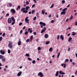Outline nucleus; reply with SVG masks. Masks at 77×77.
<instances>
[{"instance_id":"f257e3e1","label":"nucleus","mask_w":77,"mask_h":77,"mask_svg":"<svg viewBox=\"0 0 77 77\" xmlns=\"http://www.w3.org/2000/svg\"><path fill=\"white\" fill-rule=\"evenodd\" d=\"M8 42L9 43L8 45V47L10 48H11L13 47V45H12L13 42H11V41H9Z\"/></svg>"},{"instance_id":"f03ea898","label":"nucleus","mask_w":77,"mask_h":77,"mask_svg":"<svg viewBox=\"0 0 77 77\" xmlns=\"http://www.w3.org/2000/svg\"><path fill=\"white\" fill-rule=\"evenodd\" d=\"M39 24L41 25L40 27L41 28H43V26H46V24L44 23H43L42 22H40Z\"/></svg>"},{"instance_id":"7ed1b4c3","label":"nucleus","mask_w":77,"mask_h":77,"mask_svg":"<svg viewBox=\"0 0 77 77\" xmlns=\"http://www.w3.org/2000/svg\"><path fill=\"white\" fill-rule=\"evenodd\" d=\"M67 9V8H65L64 9L62 10V11H62L61 13V15H62L63 14L65 15L66 14V12H65V11Z\"/></svg>"},{"instance_id":"20e7f679","label":"nucleus","mask_w":77,"mask_h":77,"mask_svg":"<svg viewBox=\"0 0 77 77\" xmlns=\"http://www.w3.org/2000/svg\"><path fill=\"white\" fill-rule=\"evenodd\" d=\"M25 9H26L25 8H22V9H21L20 11H22L23 13H27L28 11H27L25 10Z\"/></svg>"},{"instance_id":"39448f33","label":"nucleus","mask_w":77,"mask_h":77,"mask_svg":"<svg viewBox=\"0 0 77 77\" xmlns=\"http://www.w3.org/2000/svg\"><path fill=\"white\" fill-rule=\"evenodd\" d=\"M28 18H29V17H27L25 19V21L26 22V23L29 24V20L28 19Z\"/></svg>"},{"instance_id":"423d86ee","label":"nucleus","mask_w":77,"mask_h":77,"mask_svg":"<svg viewBox=\"0 0 77 77\" xmlns=\"http://www.w3.org/2000/svg\"><path fill=\"white\" fill-rule=\"evenodd\" d=\"M10 12L13 13V14H15L16 13V11L14 9H11L10 10Z\"/></svg>"},{"instance_id":"0eeeda50","label":"nucleus","mask_w":77,"mask_h":77,"mask_svg":"<svg viewBox=\"0 0 77 77\" xmlns=\"http://www.w3.org/2000/svg\"><path fill=\"white\" fill-rule=\"evenodd\" d=\"M38 76H40V77H44V75H43L42 72H39L38 74Z\"/></svg>"},{"instance_id":"6e6552de","label":"nucleus","mask_w":77,"mask_h":77,"mask_svg":"<svg viewBox=\"0 0 77 77\" xmlns=\"http://www.w3.org/2000/svg\"><path fill=\"white\" fill-rule=\"evenodd\" d=\"M8 23L9 24H11V23L12 22V20L10 18H9L8 20Z\"/></svg>"},{"instance_id":"1a4fd4ad","label":"nucleus","mask_w":77,"mask_h":77,"mask_svg":"<svg viewBox=\"0 0 77 77\" xmlns=\"http://www.w3.org/2000/svg\"><path fill=\"white\" fill-rule=\"evenodd\" d=\"M0 52L1 54H5V52L4 51H3L2 50H1L0 51Z\"/></svg>"},{"instance_id":"9d476101","label":"nucleus","mask_w":77,"mask_h":77,"mask_svg":"<svg viewBox=\"0 0 77 77\" xmlns=\"http://www.w3.org/2000/svg\"><path fill=\"white\" fill-rule=\"evenodd\" d=\"M59 74H65V72H63L62 71L60 70L59 71Z\"/></svg>"},{"instance_id":"9b49d317","label":"nucleus","mask_w":77,"mask_h":77,"mask_svg":"<svg viewBox=\"0 0 77 77\" xmlns=\"http://www.w3.org/2000/svg\"><path fill=\"white\" fill-rule=\"evenodd\" d=\"M21 74H22L21 71L19 72L17 75V76H20L21 75Z\"/></svg>"},{"instance_id":"f8f14e48","label":"nucleus","mask_w":77,"mask_h":77,"mask_svg":"<svg viewBox=\"0 0 77 77\" xmlns=\"http://www.w3.org/2000/svg\"><path fill=\"white\" fill-rule=\"evenodd\" d=\"M29 8H30V7H29V6H27L25 8V9L26 11H27L29 10Z\"/></svg>"},{"instance_id":"ddd939ff","label":"nucleus","mask_w":77,"mask_h":77,"mask_svg":"<svg viewBox=\"0 0 77 77\" xmlns=\"http://www.w3.org/2000/svg\"><path fill=\"white\" fill-rule=\"evenodd\" d=\"M59 75V71H57L56 72V74H55V76L56 77H57Z\"/></svg>"},{"instance_id":"4468645a","label":"nucleus","mask_w":77,"mask_h":77,"mask_svg":"<svg viewBox=\"0 0 77 77\" xmlns=\"http://www.w3.org/2000/svg\"><path fill=\"white\" fill-rule=\"evenodd\" d=\"M48 35L47 34H46L45 35V38H48Z\"/></svg>"},{"instance_id":"2eb2a0df","label":"nucleus","mask_w":77,"mask_h":77,"mask_svg":"<svg viewBox=\"0 0 77 77\" xmlns=\"http://www.w3.org/2000/svg\"><path fill=\"white\" fill-rule=\"evenodd\" d=\"M11 19L12 21H15V19H14V17H11Z\"/></svg>"},{"instance_id":"dca6fc26","label":"nucleus","mask_w":77,"mask_h":77,"mask_svg":"<svg viewBox=\"0 0 77 77\" xmlns=\"http://www.w3.org/2000/svg\"><path fill=\"white\" fill-rule=\"evenodd\" d=\"M60 39H61L62 40H63L64 39V38L63 37V35H61L60 37Z\"/></svg>"},{"instance_id":"f3484780","label":"nucleus","mask_w":77,"mask_h":77,"mask_svg":"<svg viewBox=\"0 0 77 77\" xmlns=\"http://www.w3.org/2000/svg\"><path fill=\"white\" fill-rule=\"evenodd\" d=\"M45 29H43L42 30L41 32V33H43L44 32H45Z\"/></svg>"},{"instance_id":"a211bd4d","label":"nucleus","mask_w":77,"mask_h":77,"mask_svg":"<svg viewBox=\"0 0 77 77\" xmlns=\"http://www.w3.org/2000/svg\"><path fill=\"white\" fill-rule=\"evenodd\" d=\"M35 10H32L31 11V13L32 14H33L34 13H35Z\"/></svg>"},{"instance_id":"6ab92c4d","label":"nucleus","mask_w":77,"mask_h":77,"mask_svg":"<svg viewBox=\"0 0 77 77\" xmlns=\"http://www.w3.org/2000/svg\"><path fill=\"white\" fill-rule=\"evenodd\" d=\"M3 58V56L2 55H0V59H2Z\"/></svg>"},{"instance_id":"aec40b11","label":"nucleus","mask_w":77,"mask_h":77,"mask_svg":"<svg viewBox=\"0 0 77 77\" xmlns=\"http://www.w3.org/2000/svg\"><path fill=\"white\" fill-rule=\"evenodd\" d=\"M6 60V59L5 58H2V61L3 62H4Z\"/></svg>"},{"instance_id":"412c9836","label":"nucleus","mask_w":77,"mask_h":77,"mask_svg":"<svg viewBox=\"0 0 77 77\" xmlns=\"http://www.w3.org/2000/svg\"><path fill=\"white\" fill-rule=\"evenodd\" d=\"M21 42H18V45H21Z\"/></svg>"},{"instance_id":"4be33fe9","label":"nucleus","mask_w":77,"mask_h":77,"mask_svg":"<svg viewBox=\"0 0 77 77\" xmlns=\"http://www.w3.org/2000/svg\"><path fill=\"white\" fill-rule=\"evenodd\" d=\"M72 38L71 37L69 38V40H68V41L69 42V41H71V40H72Z\"/></svg>"},{"instance_id":"5701e85b","label":"nucleus","mask_w":77,"mask_h":77,"mask_svg":"<svg viewBox=\"0 0 77 77\" xmlns=\"http://www.w3.org/2000/svg\"><path fill=\"white\" fill-rule=\"evenodd\" d=\"M74 33V32H72V36H74V35H75V34H76V33Z\"/></svg>"},{"instance_id":"b1692460","label":"nucleus","mask_w":77,"mask_h":77,"mask_svg":"<svg viewBox=\"0 0 77 77\" xmlns=\"http://www.w3.org/2000/svg\"><path fill=\"white\" fill-rule=\"evenodd\" d=\"M68 61H69V60L68 59H67L65 60V62H68Z\"/></svg>"},{"instance_id":"393cba45","label":"nucleus","mask_w":77,"mask_h":77,"mask_svg":"<svg viewBox=\"0 0 77 77\" xmlns=\"http://www.w3.org/2000/svg\"><path fill=\"white\" fill-rule=\"evenodd\" d=\"M29 31V33H32V30H30V29H28V32Z\"/></svg>"},{"instance_id":"a878e982","label":"nucleus","mask_w":77,"mask_h":77,"mask_svg":"<svg viewBox=\"0 0 77 77\" xmlns=\"http://www.w3.org/2000/svg\"><path fill=\"white\" fill-rule=\"evenodd\" d=\"M20 8H21V6H20V5L18 6L17 8V10H18V9H20Z\"/></svg>"},{"instance_id":"bb28decb","label":"nucleus","mask_w":77,"mask_h":77,"mask_svg":"<svg viewBox=\"0 0 77 77\" xmlns=\"http://www.w3.org/2000/svg\"><path fill=\"white\" fill-rule=\"evenodd\" d=\"M42 14H43V15H44V14H45V12H44V10H42Z\"/></svg>"},{"instance_id":"cd10ccee","label":"nucleus","mask_w":77,"mask_h":77,"mask_svg":"<svg viewBox=\"0 0 77 77\" xmlns=\"http://www.w3.org/2000/svg\"><path fill=\"white\" fill-rule=\"evenodd\" d=\"M62 4H64V3H65V1L64 0H63L62 1Z\"/></svg>"},{"instance_id":"c85d7f7f","label":"nucleus","mask_w":77,"mask_h":77,"mask_svg":"<svg viewBox=\"0 0 77 77\" xmlns=\"http://www.w3.org/2000/svg\"><path fill=\"white\" fill-rule=\"evenodd\" d=\"M49 43H50V41L46 42L45 44H46V45H47Z\"/></svg>"},{"instance_id":"c756f323","label":"nucleus","mask_w":77,"mask_h":77,"mask_svg":"<svg viewBox=\"0 0 77 77\" xmlns=\"http://www.w3.org/2000/svg\"><path fill=\"white\" fill-rule=\"evenodd\" d=\"M53 50V48L51 47L49 49V51H51Z\"/></svg>"},{"instance_id":"7c9ffc66","label":"nucleus","mask_w":77,"mask_h":77,"mask_svg":"<svg viewBox=\"0 0 77 77\" xmlns=\"http://www.w3.org/2000/svg\"><path fill=\"white\" fill-rule=\"evenodd\" d=\"M15 21L14 20V21H13L12 23V24H11L12 25H14V24H15Z\"/></svg>"},{"instance_id":"2f4dec72","label":"nucleus","mask_w":77,"mask_h":77,"mask_svg":"<svg viewBox=\"0 0 77 77\" xmlns=\"http://www.w3.org/2000/svg\"><path fill=\"white\" fill-rule=\"evenodd\" d=\"M38 51H39V50H41V49L40 47H38Z\"/></svg>"},{"instance_id":"473e14b6","label":"nucleus","mask_w":77,"mask_h":77,"mask_svg":"<svg viewBox=\"0 0 77 77\" xmlns=\"http://www.w3.org/2000/svg\"><path fill=\"white\" fill-rule=\"evenodd\" d=\"M8 53H9V54H10L11 53V51L9 49H8Z\"/></svg>"},{"instance_id":"72a5a7b5","label":"nucleus","mask_w":77,"mask_h":77,"mask_svg":"<svg viewBox=\"0 0 77 77\" xmlns=\"http://www.w3.org/2000/svg\"><path fill=\"white\" fill-rule=\"evenodd\" d=\"M53 6H54V4H53L51 5V7H50V8H53Z\"/></svg>"},{"instance_id":"f704fd0d","label":"nucleus","mask_w":77,"mask_h":77,"mask_svg":"<svg viewBox=\"0 0 77 77\" xmlns=\"http://www.w3.org/2000/svg\"><path fill=\"white\" fill-rule=\"evenodd\" d=\"M60 53H59L58 55H57V58H59V56H60Z\"/></svg>"},{"instance_id":"c9c22d12","label":"nucleus","mask_w":77,"mask_h":77,"mask_svg":"<svg viewBox=\"0 0 77 77\" xmlns=\"http://www.w3.org/2000/svg\"><path fill=\"white\" fill-rule=\"evenodd\" d=\"M26 56H27V57H29V54H26Z\"/></svg>"},{"instance_id":"e433bc0d","label":"nucleus","mask_w":77,"mask_h":77,"mask_svg":"<svg viewBox=\"0 0 77 77\" xmlns=\"http://www.w3.org/2000/svg\"><path fill=\"white\" fill-rule=\"evenodd\" d=\"M35 62H36V61H35V60H33L32 61V63L33 64H34V63H35Z\"/></svg>"},{"instance_id":"4c0bfd02","label":"nucleus","mask_w":77,"mask_h":77,"mask_svg":"<svg viewBox=\"0 0 77 77\" xmlns=\"http://www.w3.org/2000/svg\"><path fill=\"white\" fill-rule=\"evenodd\" d=\"M33 35H32L31 37V40H32V39H33Z\"/></svg>"},{"instance_id":"58836bf2","label":"nucleus","mask_w":77,"mask_h":77,"mask_svg":"<svg viewBox=\"0 0 77 77\" xmlns=\"http://www.w3.org/2000/svg\"><path fill=\"white\" fill-rule=\"evenodd\" d=\"M28 34V32L26 31L25 32V34L26 35H27Z\"/></svg>"},{"instance_id":"ea45409f","label":"nucleus","mask_w":77,"mask_h":77,"mask_svg":"<svg viewBox=\"0 0 77 77\" xmlns=\"http://www.w3.org/2000/svg\"><path fill=\"white\" fill-rule=\"evenodd\" d=\"M29 39H28L26 40V42H29Z\"/></svg>"},{"instance_id":"a19ab883","label":"nucleus","mask_w":77,"mask_h":77,"mask_svg":"<svg viewBox=\"0 0 77 77\" xmlns=\"http://www.w3.org/2000/svg\"><path fill=\"white\" fill-rule=\"evenodd\" d=\"M36 17H35L33 19V20H36Z\"/></svg>"},{"instance_id":"79ce46f5","label":"nucleus","mask_w":77,"mask_h":77,"mask_svg":"<svg viewBox=\"0 0 77 77\" xmlns=\"http://www.w3.org/2000/svg\"><path fill=\"white\" fill-rule=\"evenodd\" d=\"M6 15L7 17H9V14L7 13L6 14Z\"/></svg>"},{"instance_id":"37998d69","label":"nucleus","mask_w":77,"mask_h":77,"mask_svg":"<svg viewBox=\"0 0 77 77\" xmlns=\"http://www.w3.org/2000/svg\"><path fill=\"white\" fill-rule=\"evenodd\" d=\"M28 59L29 60H32V59L30 57H28Z\"/></svg>"},{"instance_id":"c03bdc74","label":"nucleus","mask_w":77,"mask_h":77,"mask_svg":"<svg viewBox=\"0 0 77 77\" xmlns=\"http://www.w3.org/2000/svg\"><path fill=\"white\" fill-rule=\"evenodd\" d=\"M2 36H3L4 37L5 36V33L4 32L3 34H2Z\"/></svg>"},{"instance_id":"a18cd8bd","label":"nucleus","mask_w":77,"mask_h":77,"mask_svg":"<svg viewBox=\"0 0 77 77\" xmlns=\"http://www.w3.org/2000/svg\"><path fill=\"white\" fill-rule=\"evenodd\" d=\"M59 35H58L57 36V40H59Z\"/></svg>"},{"instance_id":"49530a36","label":"nucleus","mask_w":77,"mask_h":77,"mask_svg":"<svg viewBox=\"0 0 77 77\" xmlns=\"http://www.w3.org/2000/svg\"><path fill=\"white\" fill-rule=\"evenodd\" d=\"M26 5H29V2L28 1H27L26 2Z\"/></svg>"},{"instance_id":"de8ad7c7","label":"nucleus","mask_w":77,"mask_h":77,"mask_svg":"<svg viewBox=\"0 0 77 77\" xmlns=\"http://www.w3.org/2000/svg\"><path fill=\"white\" fill-rule=\"evenodd\" d=\"M75 26H77V21H75Z\"/></svg>"},{"instance_id":"09e8293b","label":"nucleus","mask_w":77,"mask_h":77,"mask_svg":"<svg viewBox=\"0 0 77 77\" xmlns=\"http://www.w3.org/2000/svg\"><path fill=\"white\" fill-rule=\"evenodd\" d=\"M33 34H34V35H36V32H33Z\"/></svg>"},{"instance_id":"8fccbe9b","label":"nucleus","mask_w":77,"mask_h":77,"mask_svg":"<svg viewBox=\"0 0 77 77\" xmlns=\"http://www.w3.org/2000/svg\"><path fill=\"white\" fill-rule=\"evenodd\" d=\"M9 6H10V7H11V6H12V3H10Z\"/></svg>"},{"instance_id":"3c124183","label":"nucleus","mask_w":77,"mask_h":77,"mask_svg":"<svg viewBox=\"0 0 77 77\" xmlns=\"http://www.w3.org/2000/svg\"><path fill=\"white\" fill-rule=\"evenodd\" d=\"M2 37H0V41H1L2 40Z\"/></svg>"},{"instance_id":"603ef678","label":"nucleus","mask_w":77,"mask_h":77,"mask_svg":"<svg viewBox=\"0 0 77 77\" xmlns=\"http://www.w3.org/2000/svg\"><path fill=\"white\" fill-rule=\"evenodd\" d=\"M72 15H71V17H70V20H72Z\"/></svg>"},{"instance_id":"864d4df0","label":"nucleus","mask_w":77,"mask_h":77,"mask_svg":"<svg viewBox=\"0 0 77 77\" xmlns=\"http://www.w3.org/2000/svg\"><path fill=\"white\" fill-rule=\"evenodd\" d=\"M22 32H23V30H21L20 32V34H21V33H22Z\"/></svg>"},{"instance_id":"5fc2aeb1","label":"nucleus","mask_w":77,"mask_h":77,"mask_svg":"<svg viewBox=\"0 0 77 77\" xmlns=\"http://www.w3.org/2000/svg\"><path fill=\"white\" fill-rule=\"evenodd\" d=\"M66 64H64L63 68H66Z\"/></svg>"},{"instance_id":"6e6d98bb","label":"nucleus","mask_w":77,"mask_h":77,"mask_svg":"<svg viewBox=\"0 0 77 77\" xmlns=\"http://www.w3.org/2000/svg\"><path fill=\"white\" fill-rule=\"evenodd\" d=\"M70 50H71V49L70 48H68V51H70Z\"/></svg>"},{"instance_id":"4d7b16f0","label":"nucleus","mask_w":77,"mask_h":77,"mask_svg":"<svg viewBox=\"0 0 77 77\" xmlns=\"http://www.w3.org/2000/svg\"><path fill=\"white\" fill-rule=\"evenodd\" d=\"M70 62H72V59H70Z\"/></svg>"},{"instance_id":"13d9d810","label":"nucleus","mask_w":77,"mask_h":77,"mask_svg":"<svg viewBox=\"0 0 77 77\" xmlns=\"http://www.w3.org/2000/svg\"><path fill=\"white\" fill-rule=\"evenodd\" d=\"M51 14H50L48 16L49 18H51Z\"/></svg>"},{"instance_id":"bf43d9fd","label":"nucleus","mask_w":77,"mask_h":77,"mask_svg":"<svg viewBox=\"0 0 77 77\" xmlns=\"http://www.w3.org/2000/svg\"><path fill=\"white\" fill-rule=\"evenodd\" d=\"M35 4L33 5L32 6V8H33V7H35Z\"/></svg>"},{"instance_id":"052dcab7","label":"nucleus","mask_w":77,"mask_h":77,"mask_svg":"<svg viewBox=\"0 0 77 77\" xmlns=\"http://www.w3.org/2000/svg\"><path fill=\"white\" fill-rule=\"evenodd\" d=\"M22 24H23L22 23H20L19 24V26H21V25H22Z\"/></svg>"},{"instance_id":"680f3d73","label":"nucleus","mask_w":77,"mask_h":77,"mask_svg":"<svg viewBox=\"0 0 77 77\" xmlns=\"http://www.w3.org/2000/svg\"><path fill=\"white\" fill-rule=\"evenodd\" d=\"M38 15H39V13H36V16H38Z\"/></svg>"},{"instance_id":"e2e57ef3","label":"nucleus","mask_w":77,"mask_h":77,"mask_svg":"<svg viewBox=\"0 0 77 77\" xmlns=\"http://www.w3.org/2000/svg\"><path fill=\"white\" fill-rule=\"evenodd\" d=\"M51 23H54V20H51Z\"/></svg>"},{"instance_id":"0e129e2a","label":"nucleus","mask_w":77,"mask_h":77,"mask_svg":"<svg viewBox=\"0 0 77 77\" xmlns=\"http://www.w3.org/2000/svg\"><path fill=\"white\" fill-rule=\"evenodd\" d=\"M34 2L35 3H36V0H33Z\"/></svg>"},{"instance_id":"69168bd1","label":"nucleus","mask_w":77,"mask_h":77,"mask_svg":"<svg viewBox=\"0 0 77 77\" xmlns=\"http://www.w3.org/2000/svg\"><path fill=\"white\" fill-rule=\"evenodd\" d=\"M32 13V12H31V11H29V14H31V13Z\"/></svg>"},{"instance_id":"338daca9","label":"nucleus","mask_w":77,"mask_h":77,"mask_svg":"<svg viewBox=\"0 0 77 77\" xmlns=\"http://www.w3.org/2000/svg\"><path fill=\"white\" fill-rule=\"evenodd\" d=\"M70 35V33H69L68 34L67 36H69Z\"/></svg>"},{"instance_id":"774afa93","label":"nucleus","mask_w":77,"mask_h":77,"mask_svg":"<svg viewBox=\"0 0 77 77\" xmlns=\"http://www.w3.org/2000/svg\"><path fill=\"white\" fill-rule=\"evenodd\" d=\"M58 14H57V16H56V18H58Z\"/></svg>"}]
</instances>
